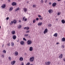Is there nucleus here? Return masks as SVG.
I'll return each mask as SVG.
<instances>
[{
    "label": "nucleus",
    "mask_w": 65,
    "mask_h": 65,
    "mask_svg": "<svg viewBox=\"0 0 65 65\" xmlns=\"http://www.w3.org/2000/svg\"><path fill=\"white\" fill-rule=\"evenodd\" d=\"M62 48H64V46L63 45H62Z\"/></svg>",
    "instance_id": "47"
},
{
    "label": "nucleus",
    "mask_w": 65,
    "mask_h": 65,
    "mask_svg": "<svg viewBox=\"0 0 65 65\" xmlns=\"http://www.w3.org/2000/svg\"><path fill=\"white\" fill-rule=\"evenodd\" d=\"M49 5H51V4H52V3L51 2H50L49 3Z\"/></svg>",
    "instance_id": "50"
},
{
    "label": "nucleus",
    "mask_w": 65,
    "mask_h": 65,
    "mask_svg": "<svg viewBox=\"0 0 65 65\" xmlns=\"http://www.w3.org/2000/svg\"><path fill=\"white\" fill-rule=\"evenodd\" d=\"M12 5H13V6H14V5H17V3L14 2L12 3Z\"/></svg>",
    "instance_id": "15"
},
{
    "label": "nucleus",
    "mask_w": 65,
    "mask_h": 65,
    "mask_svg": "<svg viewBox=\"0 0 65 65\" xmlns=\"http://www.w3.org/2000/svg\"><path fill=\"white\" fill-rule=\"evenodd\" d=\"M62 41H65V38H63L62 39Z\"/></svg>",
    "instance_id": "24"
},
{
    "label": "nucleus",
    "mask_w": 65,
    "mask_h": 65,
    "mask_svg": "<svg viewBox=\"0 0 65 65\" xmlns=\"http://www.w3.org/2000/svg\"><path fill=\"white\" fill-rule=\"evenodd\" d=\"M11 64L12 65H14V64L15 63V61H12L11 62Z\"/></svg>",
    "instance_id": "9"
},
{
    "label": "nucleus",
    "mask_w": 65,
    "mask_h": 65,
    "mask_svg": "<svg viewBox=\"0 0 65 65\" xmlns=\"http://www.w3.org/2000/svg\"><path fill=\"white\" fill-rule=\"evenodd\" d=\"M63 57V55L62 54H61L59 55V57L60 59H62V57Z\"/></svg>",
    "instance_id": "12"
},
{
    "label": "nucleus",
    "mask_w": 65,
    "mask_h": 65,
    "mask_svg": "<svg viewBox=\"0 0 65 65\" xmlns=\"http://www.w3.org/2000/svg\"><path fill=\"white\" fill-rule=\"evenodd\" d=\"M24 43H25V42H24L23 41H22L20 42V44H22V45L24 44Z\"/></svg>",
    "instance_id": "16"
},
{
    "label": "nucleus",
    "mask_w": 65,
    "mask_h": 65,
    "mask_svg": "<svg viewBox=\"0 0 65 65\" xmlns=\"http://www.w3.org/2000/svg\"><path fill=\"white\" fill-rule=\"evenodd\" d=\"M45 63L46 65H50L51 64V62L50 61H47L46 63L45 62Z\"/></svg>",
    "instance_id": "5"
},
{
    "label": "nucleus",
    "mask_w": 65,
    "mask_h": 65,
    "mask_svg": "<svg viewBox=\"0 0 65 65\" xmlns=\"http://www.w3.org/2000/svg\"><path fill=\"white\" fill-rule=\"evenodd\" d=\"M36 22L35 19L33 21V23H34Z\"/></svg>",
    "instance_id": "38"
},
{
    "label": "nucleus",
    "mask_w": 65,
    "mask_h": 65,
    "mask_svg": "<svg viewBox=\"0 0 65 65\" xmlns=\"http://www.w3.org/2000/svg\"><path fill=\"white\" fill-rule=\"evenodd\" d=\"M13 21H11L10 23V25H12L13 24Z\"/></svg>",
    "instance_id": "28"
},
{
    "label": "nucleus",
    "mask_w": 65,
    "mask_h": 65,
    "mask_svg": "<svg viewBox=\"0 0 65 65\" xmlns=\"http://www.w3.org/2000/svg\"><path fill=\"white\" fill-rule=\"evenodd\" d=\"M25 18H26V17H24L23 18V21H24V19H25Z\"/></svg>",
    "instance_id": "37"
},
{
    "label": "nucleus",
    "mask_w": 65,
    "mask_h": 65,
    "mask_svg": "<svg viewBox=\"0 0 65 65\" xmlns=\"http://www.w3.org/2000/svg\"><path fill=\"white\" fill-rule=\"evenodd\" d=\"M11 44L12 46H13L14 45V44L13 42H12L11 43Z\"/></svg>",
    "instance_id": "20"
},
{
    "label": "nucleus",
    "mask_w": 65,
    "mask_h": 65,
    "mask_svg": "<svg viewBox=\"0 0 65 65\" xmlns=\"http://www.w3.org/2000/svg\"><path fill=\"white\" fill-rule=\"evenodd\" d=\"M15 32L14 31H12V33L13 34H15Z\"/></svg>",
    "instance_id": "25"
},
{
    "label": "nucleus",
    "mask_w": 65,
    "mask_h": 65,
    "mask_svg": "<svg viewBox=\"0 0 65 65\" xmlns=\"http://www.w3.org/2000/svg\"><path fill=\"white\" fill-rule=\"evenodd\" d=\"M27 29V27H25L24 28V29Z\"/></svg>",
    "instance_id": "54"
},
{
    "label": "nucleus",
    "mask_w": 65,
    "mask_h": 65,
    "mask_svg": "<svg viewBox=\"0 0 65 65\" xmlns=\"http://www.w3.org/2000/svg\"><path fill=\"white\" fill-rule=\"evenodd\" d=\"M29 35L28 34H25V35H24V36H28Z\"/></svg>",
    "instance_id": "33"
},
{
    "label": "nucleus",
    "mask_w": 65,
    "mask_h": 65,
    "mask_svg": "<svg viewBox=\"0 0 65 65\" xmlns=\"http://www.w3.org/2000/svg\"><path fill=\"white\" fill-rule=\"evenodd\" d=\"M3 52L4 53V54H5L6 53V51L5 50H3Z\"/></svg>",
    "instance_id": "26"
},
{
    "label": "nucleus",
    "mask_w": 65,
    "mask_h": 65,
    "mask_svg": "<svg viewBox=\"0 0 65 65\" xmlns=\"http://www.w3.org/2000/svg\"><path fill=\"white\" fill-rule=\"evenodd\" d=\"M24 20V21H27V19L26 18Z\"/></svg>",
    "instance_id": "42"
},
{
    "label": "nucleus",
    "mask_w": 65,
    "mask_h": 65,
    "mask_svg": "<svg viewBox=\"0 0 65 65\" xmlns=\"http://www.w3.org/2000/svg\"><path fill=\"white\" fill-rule=\"evenodd\" d=\"M36 5H33V7H36Z\"/></svg>",
    "instance_id": "39"
},
{
    "label": "nucleus",
    "mask_w": 65,
    "mask_h": 65,
    "mask_svg": "<svg viewBox=\"0 0 65 65\" xmlns=\"http://www.w3.org/2000/svg\"><path fill=\"white\" fill-rule=\"evenodd\" d=\"M29 27H26V30H29Z\"/></svg>",
    "instance_id": "41"
},
{
    "label": "nucleus",
    "mask_w": 65,
    "mask_h": 65,
    "mask_svg": "<svg viewBox=\"0 0 65 65\" xmlns=\"http://www.w3.org/2000/svg\"><path fill=\"white\" fill-rule=\"evenodd\" d=\"M21 27H22V26L21 25H19L18 26V28H21Z\"/></svg>",
    "instance_id": "32"
},
{
    "label": "nucleus",
    "mask_w": 65,
    "mask_h": 65,
    "mask_svg": "<svg viewBox=\"0 0 65 65\" xmlns=\"http://www.w3.org/2000/svg\"><path fill=\"white\" fill-rule=\"evenodd\" d=\"M47 0H46L45 2V3H46V2H47Z\"/></svg>",
    "instance_id": "51"
},
{
    "label": "nucleus",
    "mask_w": 65,
    "mask_h": 65,
    "mask_svg": "<svg viewBox=\"0 0 65 65\" xmlns=\"http://www.w3.org/2000/svg\"><path fill=\"white\" fill-rule=\"evenodd\" d=\"M12 9H13V7H11L10 8L9 10V11H11V10H12Z\"/></svg>",
    "instance_id": "23"
},
{
    "label": "nucleus",
    "mask_w": 65,
    "mask_h": 65,
    "mask_svg": "<svg viewBox=\"0 0 65 65\" xmlns=\"http://www.w3.org/2000/svg\"><path fill=\"white\" fill-rule=\"evenodd\" d=\"M61 0H57L58 1V2L60 1Z\"/></svg>",
    "instance_id": "56"
},
{
    "label": "nucleus",
    "mask_w": 65,
    "mask_h": 65,
    "mask_svg": "<svg viewBox=\"0 0 65 65\" xmlns=\"http://www.w3.org/2000/svg\"><path fill=\"white\" fill-rule=\"evenodd\" d=\"M2 1H3V0H1Z\"/></svg>",
    "instance_id": "60"
},
{
    "label": "nucleus",
    "mask_w": 65,
    "mask_h": 65,
    "mask_svg": "<svg viewBox=\"0 0 65 65\" xmlns=\"http://www.w3.org/2000/svg\"><path fill=\"white\" fill-rule=\"evenodd\" d=\"M36 20L37 21H38V20H39V18H37L36 19Z\"/></svg>",
    "instance_id": "45"
},
{
    "label": "nucleus",
    "mask_w": 65,
    "mask_h": 65,
    "mask_svg": "<svg viewBox=\"0 0 65 65\" xmlns=\"http://www.w3.org/2000/svg\"><path fill=\"white\" fill-rule=\"evenodd\" d=\"M29 32L30 31H29V30H27V31H26V33H29Z\"/></svg>",
    "instance_id": "34"
},
{
    "label": "nucleus",
    "mask_w": 65,
    "mask_h": 65,
    "mask_svg": "<svg viewBox=\"0 0 65 65\" xmlns=\"http://www.w3.org/2000/svg\"><path fill=\"white\" fill-rule=\"evenodd\" d=\"M39 19H40V20H43V18L42 17L40 18H39Z\"/></svg>",
    "instance_id": "44"
},
{
    "label": "nucleus",
    "mask_w": 65,
    "mask_h": 65,
    "mask_svg": "<svg viewBox=\"0 0 65 65\" xmlns=\"http://www.w3.org/2000/svg\"><path fill=\"white\" fill-rule=\"evenodd\" d=\"M0 28H1V26H0Z\"/></svg>",
    "instance_id": "59"
},
{
    "label": "nucleus",
    "mask_w": 65,
    "mask_h": 65,
    "mask_svg": "<svg viewBox=\"0 0 65 65\" xmlns=\"http://www.w3.org/2000/svg\"><path fill=\"white\" fill-rule=\"evenodd\" d=\"M9 19V17H7L6 19V20H8Z\"/></svg>",
    "instance_id": "46"
},
{
    "label": "nucleus",
    "mask_w": 65,
    "mask_h": 65,
    "mask_svg": "<svg viewBox=\"0 0 65 65\" xmlns=\"http://www.w3.org/2000/svg\"><path fill=\"white\" fill-rule=\"evenodd\" d=\"M48 27H51V26H52V24H48Z\"/></svg>",
    "instance_id": "31"
},
{
    "label": "nucleus",
    "mask_w": 65,
    "mask_h": 65,
    "mask_svg": "<svg viewBox=\"0 0 65 65\" xmlns=\"http://www.w3.org/2000/svg\"><path fill=\"white\" fill-rule=\"evenodd\" d=\"M24 12H26L27 11V9L26 8H23Z\"/></svg>",
    "instance_id": "8"
},
{
    "label": "nucleus",
    "mask_w": 65,
    "mask_h": 65,
    "mask_svg": "<svg viewBox=\"0 0 65 65\" xmlns=\"http://www.w3.org/2000/svg\"><path fill=\"white\" fill-rule=\"evenodd\" d=\"M27 43L28 45H30V44H31L32 43V41L31 40H28L27 41Z\"/></svg>",
    "instance_id": "1"
},
{
    "label": "nucleus",
    "mask_w": 65,
    "mask_h": 65,
    "mask_svg": "<svg viewBox=\"0 0 65 65\" xmlns=\"http://www.w3.org/2000/svg\"><path fill=\"white\" fill-rule=\"evenodd\" d=\"M59 44V42L57 43L56 44Z\"/></svg>",
    "instance_id": "55"
},
{
    "label": "nucleus",
    "mask_w": 65,
    "mask_h": 65,
    "mask_svg": "<svg viewBox=\"0 0 65 65\" xmlns=\"http://www.w3.org/2000/svg\"><path fill=\"white\" fill-rule=\"evenodd\" d=\"M13 22L14 24H16V23H17V21H16L15 20H13Z\"/></svg>",
    "instance_id": "22"
},
{
    "label": "nucleus",
    "mask_w": 65,
    "mask_h": 65,
    "mask_svg": "<svg viewBox=\"0 0 65 65\" xmlns=\"http://www.w3.org/2000/svg\"><path fill=\"white\" fill-rule=\"evenodd\" d=\"M57 5V3H54L52 4V5L53 6H55Z\"/></svg>",
    "instance_id": "11"
},
{
    "label": "nucleus",
    "mask_w": 65,
    "mask_h": 65,
    "mask_svg": "<svg viewBox=\"0 0 65 65\" xmlns=\"http://www.w3.org/2000/svg\"><path fill=\"white\" fill-rule=\"evenodd\" d=\"M41 3H43V0H41Z\"/></svg>",
    "instance_id": "48"
},
{
    "label": "nucleus",
    "mask_w": 65,
    "mask_h": 65,
    "mask_svg": "<svg viewBox=\"0 0 65 65\" xmlns=\"http://www.w3.org/2000/svg\"><path fill=\"white\" fill-rule=\"evenodd\" d=\"M38 17L39 18H41V16L40 15H38Z\"/></svg>",
    "instance_id": "40"
},
{
    "label": "nucleus",
    "mask_w": 65,
    "mask_h": 65,
    "mask_svg": "<svg viewBox=\"0 0 65 65\" xmlns=\"http://www.w3.org/2000/svg\"><path fill=\"white\" fill-rule=\"evenodd\" d=\"M33 50V47H29V51L31 52Z\"/></svg>",
    "instance_id": "10"
},
{
    "label": "nucleus",
    "mask_w": 65,
    "mask_h": 65,
    "mask_svg": "<svg viewBox=\"0 0 65 65\" xmlns=\"http://www.w3.org/2000/svg\"><path fill=\"white\" fill-rule=\"evenodd\" d=\"M56 21H58V19H56Z\"/></svg>",
    "instance_id": "57"
},
{
    "label": "nucleus",
    "mask_w": 65,
    "mask_h": 65,
    "mask_svg": "<svg viewBox=\"0 0 65 65\" xmlns=\"http://www.w3.org/2000/svg\"><path fill=\"white\" fill-rule=\"evenodd\" d=\"M10 43H9L8 44H7V45H8V46H10Z\"/></svg>",
    "instance_id": "36"
},
{
    "label": "nucleus",
    "mask_w": 65,
    "mask_h": 65,
    "mask_svg": "<svg viewBox=\"0 0 65 65\" xmlns=\"http://www.w3.org/2000/svg\"><path fill=\"white\" fill-rule=\"evenodd\" d=\"M6 7V5H5V4H3L1 6V7L2 9H4Z\"/></svg>",
    "instance_id": "3"
},
{
    "label": "nucleus",
    "mask_w": 65,
    "mask_h": 65,
    "mask_svg": "<svg viewBox=\"0 0 65 65\" xmlns=\"http://www.w3.org/2000/svg\"><path fill=\"white\" fill-rule=\"evenodd\" d=\"M19 60L20 61H23V60H24V59L23 57H21L20 58Z\"/></svg>",
    "instance_id": "14"
},
{
    "label": "nucleus",
    "mask_w": 65,
    "mask_h": 65,
    "mask_svg": "<svg viewBox=\"0 0 65 65\" xmlns=\"http://www.w3.org/2000/svg\"><path fill=\"white\" fill-rule=\"evenodd\" d=\"M3 46H4V45H3Z\"/></svg>",
    "instance_id": "58"
},
{
    "label": "nucleus",
    "mask_w": 65,
    "mask_h": 65,
    "mask_svg": "<svg viewBox=\"0 0 65 65\" xmlns=\"http://www.w3.org/2000/svg\"><path fill=\"white\" fill-rule=\"evenodd\" d=\"M19 23H21V20H19Z\"/></svg>",
    "instance_id": "52"
},
{
    "label": "nucleus",
    "mask_w": 65,
    "mask_h": 65,
    "mask_svg": "<svg viewBox=\"0 0 65 65\" xmlns=\"http://www.w3.org/2000/svg\"><path fill=\"white\" fill-rule=\"evenodd\" d=\"M53 1V0H52Z\"/></svg>",
    "instance_id": "61"
},
{
    "label": "nucleus",
    "mask_w": 65,
    "mask_h": 65,
    "mask_svg": "<svg viewBox=\"0 0 65 65\" xmlns=\"http://www.w3.org/2000/svg\"><path fill=\"white\" fill-rule=\"evenodd\" d=\"M14 55L16 56H18V52H15Z\"/></svg>",
    "instance_id": "19"
},
{
    "label": "nucleus",
    "mask_w": 65,
    "mask_h": 65,
    "mask_svg": "<svg viewBox=\"0 0 65 65\" xmlns=\"http://www.w3.org/2000/svg\"><path fill=\"white\" fill-rule=\"evenodd\" d=\"M20 8L18 7L16 9H15V12H17V11H18L19 10H20Z\"/></svg>",
    "instance_id": "6"
},
{
    "label": "nucleus",
    "mask_w": 65,
    "mask_h": 65,
    "mask_svg": "<svg viewBox=\"0 0 65 65\" xmlns=\"http://www.w3.org/2000/svg\"><path fill=\"white\" fill-rule=\"evenodd\" d=\"M42 22L39 23H38V26H41L42 25Z\"/></svg>",
    "instance_id": "21"
},
{
    "label": "nucleus",
    "mask_w": 65,
    "mask_h": 65,
    "mask_svg": "<svg viewBox=\"0 0 65 65\" xmlns=\"http://www.w3.org/2000/svg\"><path fill=\"white\" fill-rule=\"evenodd\" d=\"M60 14H61V12H59L58 13V15H60Z\"/></svg>",
    "instance_id": "43"
},
{
    "label": "nucleus",
    "mask_w": 65,
    "mask_h": 65,
    "mask_svg": "<svg viewBox=\"0 0 65 65\" xmlns=\"http://www.w3.org/2000/svg\"><path fill=\"white\" fill-rule=\"evenodd\" d=\"M34 59V56H32L30 58L29 61L30 62H33Z\"/></svg>",
    "instance_id": "2"
},
{
    "label": "nucleus",
    "mask_w": 65,
    "mask_h": 65,
    "mask_svg": "<svg viewBox=\"0 0 65 65\" xmlns=\"http://www.w3.org/2000/svg\"><path fill=\"white\" fill-rule=\"evenodd\" d=\"M8 59L10 61L11 60V57L10 56H9L8 57Z\"/></svg>",
    "instance_id": "27"
},
{
    "label": "nucleus",
    "mask_w": 65,
    "mask_h": 65,
    "mask_svg": "<svg viewBox=\"0 0 65 65\" xmlns=\"http://www.w3.org/2000/svg\"><path fill=\"white\" fill-rule=\"evenodd\" d=\"M63 60L65 62V58H64L63 59Z\"/></svg>",
    "instance_id": "53"
},
{
    "label": "nucleus",
    "mask_w": 65,
    "mask_h": 65,
    "mask_svg": "<svg viewBox=\"0 0 65 65\" xmlns=\"http://www.w3.org/2000/svg\"><path fill=\"white\" fill-rule=\"evenodd\" d=\"M23 40L25 41H27V40L26 39H25V38H23Z\"/></svg>",
    "instance_id": "30"
},
{
    "label": "nucleus",
    "mask_w": 65,
    "mask_h": 65,
    "mask_svg": "<svg viewBox=\"0 0 65 65\" xmlns=\"http://www.w3.org/2000/svg\"><path fill=\"white\" fill-rule=\"evenodd\" d=\"M30 63L29 62H28L26 64V65H30Z\"/></svg>",
    "instance_id": "29"
},
{
    "label": "nucleus",
    "mask_w": 65,
    "mask_h": 65,
    "mask_svg": "<svg viewBox=\"0 0 65 65\" xmlns=\"http://www.w3.org/2000/svg\"><path fill=\"white\" fill-rule=\"evenodd\" d=\"M21 65H24V63L23 62H22Z\"/></svg>",
    "instance_id": "49"
},
{
    "label": "nucleus",
    "mask_w": 65,
    "mask_h": 65,
    "mask_svg": "<svg viewBox=\"0 0 65 65\" xmlns=\"http://www.w3.org/2000/svg\"><path fill=\"white\" fill-rule=\"evenodd\" d=\"M48 12L50 13H51L53 12V10L51 9L49 10L48 11Z\"/></svg>",
    "instance_id": "13"
},
{
    "label": "nucleus",
    "mask_w": 65,
    "mask_h": 65,
    "mask_svg": "<svg viewBox=\"0 0 65 65\" xmlns=\"http://www.w3.org/2000/svg\"><path fill=\"white\" fill-rule=\"evenodd\" d=\"M53 36L55 37H57V36H58V34L57 33H55L53 35Z\"/></svg>",
    "instance_id": "18"
},
{
    "label": "nucleus",
    "mask_w": 65,
    "mask_h": 65,
    "mask_svg": "<svg viewBox=\"0 0 65 65\" xmlns=\"http://www.w3.org/2000/svg\"><path fill=\"white\" fill-rule=\"evenodd\" d=\"M12 38L14 40H15L17 38V36L15 35H14L12 36Z\"/></svg>",
    "instance_id": "4"
},
{
    "label": "nucleus",
    "mask_w": 65,
    "mask_h": 65,
    "mask_svg": "<svg viewBox=\"0 0 65 65\" xmlns=\"http://www.w3.org/2000/svg\"><path fill=\"white\" fill-rule=\"evenodd\" d=\"M61 22L62 24H65V21L64 20H62L61 21Z\"/></svg>",
    "instance_id": "17"
},
{
    "label": "nucleus",
    "mask_w": 65,
    "mask_h": 65,
    "mask_svg": "<svg viewBox=\"0 0 65 65\" xmlns=\"http://www.w3.org/2000/svg\"><path fill=\"white\" fill-rule=\"evenodd\" d=\"M1 56L3 58L4 57V55H1Z\"/></svg>",
    "instance_id": "35"
},
{
    "label": "nucleus",
    "mask_w": 65,
    "mask_h": 65,
    "mask_svg": "<svg viewBox=\"0 0 65 65\" xmlns=\"http://www.w3.org/2000/svg\"><path fill=\"white\" fill-rule=\"evenodd\" d=\"M47 32V28H46L44 31V34H46V33Z\"/></svg>",
    "instance_id": "7"
}]
</instances>
